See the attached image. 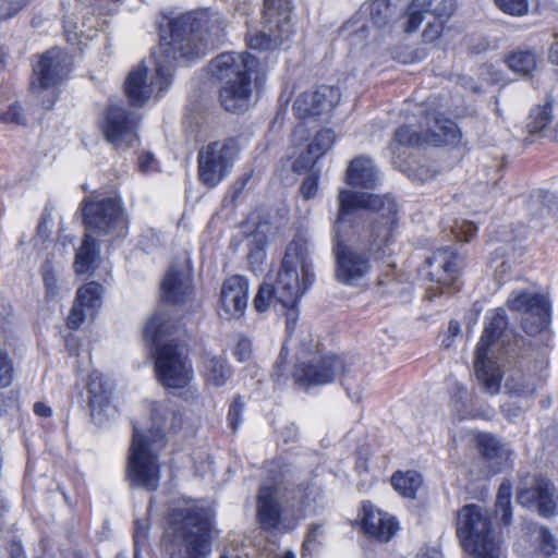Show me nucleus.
I'll use <instances>...</instances> for the list:
<instances>
[{
    "mask_svg": "<svg viewBox=\"0 0 558 558\" xmlns=\"http://www.w3.org/2000/svg\"><path fill=\"white\" fill-rule=\"evenodd\" d=\"M332 252L336 279L350 287L362 286L372 272L373 252L389 242L398 208L389 195L339 191Z\"/></svg>",
    "mask_w": 558,
    "mask_h": 558,
    "instance_id": "obj_1",
    "label": "nucleus"
},
{
    "mask_svg": "<svg viewBox=\"0 0 558 558\" xmlns=\"http://www.w3.org/2000/svg\"><path fill=\"white\" fill-rule=\"evenodd\" d=\"M168 20V29L160 23V44L154 51L156 75L148 80V68L141 63L130 72L124 89L133 107H143L151 98H159L171 84L177 61H192L204 56L222 37L225 19L218 12L198 10Z\"/></svg>",
    "mask_w": 558,
    "mask_h": 558,
    "instance_id": "obj_2",
    "label": "nucleus"
},
{
    "mask_svg": "<svg viewBox=\"0 0 558 558\" xmlns=\"http://www.w3.org/2000/svg\"><path fill=\"white\" fill-rule=\"evenodd\" d=\"M151 426L147 430L133 424L126 477L133 486L154 492L159 487L161 471L159 456L167 446V432H178L183 426L181 412L170 402H155L150 407Z\"/></svg>",
    "mask_w": 558,
    "mask_h": 558,
    "instance_id": "obj_3",
    "label": "nucleus"
},
{
    "mask_svg": "<svg viewBox=\"0 0 558 558\" xmlns=\"http://www.w3.org/2000/svg\"><path fill=\"white\" fill-rule=\"evenodd\" d=\"M269 473L274 484L263 485L257 499V519L264 530L279 529L283 519L299 521L316 497V490L310 484L281 488L280 482L293 476L291 464L282 458L271 462Z\"/></svg>",
    "mask_w": 558,
    "mask_h": 558,
    "instance_id": "obj_4",
    "label": "nucleus"
},
{
    "mask_svg": "<svg viewBox=\"0 0 558 558\" xmlns=\"http://www.w3.org/2000/svg\"><path fill=\"white\" fill-rule=\"evenodd\" d=\"M214 514L194 500H184L169 512L166 536L172 558H208L213 550Z\"/></svg>",
    "mask_w": 558,
    "mask_h": 558,
    "instance_id": "obj_5",
    "label": "nucleus"
},
{
    "mask_svg": "<svg viewBox=\"0 0 558 558\" xmlns=\"http://www.w3.org/2000/svg\"><path fill=\"white\" fill-rule=\"evenodd\" d=\"M175 323L165 313H156L144 328V338L155 352L158 380L166 388H184L194 378L192 364L172 336Z\"/></svg>",
    "mask_w": 558,
    "mask_h": 558,
    "instance_id": "obj_6",
    "label": "nucleus"
},
{
    "mask_svg": "<svg viewBox=\"0 0 558 558\" xmlns=\"http://www.w3.org/2000/svg\"><path fill=\"white\" fill-rule=\"evenodd\" d=\"M258 64V60L248 52H223L211 60L209 72L222 83L219 100L227 111L240 113L252 106L256 88L253 75Z\"/></svg>",
    "mask_w": 558,
    "mask_h": 558,
    "instance_id": "obj_7",
    "label": "nucleus"
},
{
    "mask_svg": "<svg viewBox=\"0 0 558 558\" xmlns=\"http://www.w3.org/2000/svg\"><path fill=\"white\" fill-rule=\"evenodd\" d=\"M258 64V60L248 52H223L211 60L209 72L222 83L219 100L227 111L240 113L252 106L256 88L253 75Z\"/></svg>",
    "mask_w": 558,
    "mask_h": 558,
    "instance_id": "obj_8",
    "label": "nucleus"
},
{
    "mask_svg": "<svg viewBox=\"0 0 558 558\" xmlns=\"http://www.w3.org/2000/svg\"><path fill=\"white\" fill-rule=\"evenodd\" d=\"M308 252L310 238L305 233H298L287 247L272 284L277 291V302L282 306L295 305L314 282L315 274Z\"/></svg>",
    "mask_w": 558,
    "mask_h": 558,
    "instance_id": "obj_9",
    "label": "nucleus"
},
{
    "mask_svg": "<svg viewBox=\"0 0 558 558\" xmlns=\"http://www.w3.org/2000/svg\"><path fill=\"white\" fill-rule=\"evenodd\" d=\"M80 208L83 215L85 234L98 236L113 243L129 234V217L118 197L87 196Z\"/></svg>",
    "mask_w": 558,
    "mask_h": 558,
    "instance_id": "obj_10",
    "label": "nucleus"
},
{
    "mask_svg": "<svg viewBox=\"0 0 558 558\" xmlns=\"http://www.w3.org/2000/svg\"><path fill=\"white\" fill-rule=\"evenodd\" d=\"M457 535L472 558H500V541L494 534L490 515L477 505H465L457 517Z\"/></svg>",
    "mask_w": 558,
    "mask_h": 558,
    "instance_id": "obj_11",
    "label": "nucleus"
},
{
    "mask_svg": "<svg viewBox=\"0 0 558 558\" xmlns=\"http://www.w3.org/2000/svg\"><path fill=\"white\" fill-rule=\"evenodd\" d=\"M263 29L247 34L251 49L267 51L281 47L292 35L290 0H264Z\"/></svg>",
    "mask_w": 558,
    "mask_h": 558,
    "instance_id": "obj_12",
    "label": "nucleus"
},
{
    "mask_svg": "<svg viewBox=\"0 0 558 558\" xmlns=\"http://www.w3.org/2000/svg\"><path fill=\"white\" fill-rule=\"evenodd\" d=\"M508 326L506 313L497 308L485 325L476 345L474 369L482 388L489 395L500 391L502 375L497 364L488 360L489 347L501 336Z\"/></svg>",
    "mask_w": 558,
    "mask_h": 558,
    "instance_id": "obj_13",
    "label": "nucleus"
},
{
    "mask_svg": "<svg viewBox=\"0 0 558 558\" xmlns=\"http://www.w3.org/2000/svg\"><path fill=\"white\" fill-rule=\"evenodd\" d=\"M239 153L240 145L234 137L203 147L197 157L199 180L208 187L217 186L231 171Z\"/></svg>",
    "mask_w": 558,
    "mask_h": 558,
    "instance_id": "obj_14",
    "label": "nucleus"
},
{
    "mask_svg": "<svg viewBox=\"0 0 558 558\" xmlns=\"http://www.w3.org/2000/svg\"><path fill=\"white\" fill-rule=\"evenodd\" d=\"M140 117L125 108L110 104L100 122L105 138L117 148L131 147L138 142Z\"/></svg>",
    "mask_w": 558,
    "mask_h": 558,
    "instance_id": "obj_15",
    "label": "nucleus"
},
{
    "mask_svg": "<svg viewBox=\"0 0 558 558\" xmlns=\"http://www.w3.org/2000/svg\"><path fill=\"white\" fill-rule=\"evenodd\" d=\"M507 305L511 311L523 314L522 327L529 335L539 333L550 323L549 301L543 294L527 291L512 292Z\"/></svg>",
    "mask_w": 558,
    "mask_h": 558,
    "instance_id": "obj_16",
    "label": "nucleus"
},
{
    "mask_svg": "<svg viewBox=\"0 0 558 558\" xmlns=\"http://www.w3.org/2000/svg\"><path fill=\"white\" fill-rule=\"evenodd\" d=\"M344 362L336 354L315 355L307 363L295 365L294 379L301 385H326L343 373Z\"/></svg>",
    "mask_w": 558,
    "mask_h": 558,
    "instance_id": "obj_17",
    "label": "nucleus"
},
{
    "mask_svg": "<svg viewBox=\"0 0 558 558\" xmlns=\"http://www.w3.org/2000/svg\"><path fill=\"white\" fill-rule=\"evenodd\" d=\"M517 500L524 508L535 510L544 518L558 514V490L546 477L536 476L530 487H520Z\"/></svg>",
    "mask_w": 558,
    "mask_h": 558,
    "instance_id": "obj_18",
    "label": "nucleus"
},
{
    "mask_svg": "<svg viewBox=\"0 0 558 558\" xmlns=\"http://www.w3.org/2000/svg\"><path fill=\"white\" fill-rule=\"evenodd\" d=\"M68 53L59 48H53L41 56L34 66V76L31 83L34 92H41L56 87L70 71Z\"/></svg>",
    "mask_w": 558,
    "mask_h": 558,
    "instance_id": "obj_19",
    "label": "nucleus"
},
{
    "mask_svg": "<svg viewBox=\"0 0 558 558\" xmlns=\"http://www.w3.org/2000/svg\"><path fill=\"white\" fill-rule=\"evenodd\" d=\"M250 295L248 279L234 275L225 279L218 300V314L225 319L241 318L247 308Z\"/></svg>",
    "mask_w": 558,
    "mask_h": 558,
    "instance_id": "obj_20",
    "label": "nucleus"
},
{
    "mask_svg": "<svg viewBox=\"0 0 558 558\" xmlns=\"http://www.w3.org/2000/svg\"><path fill=\"white\" fill-rule=\"evenodd\" d=\"M339 101V88L323 85L314 92H305L298 96L293 111L300 119L314 118L330 112Z\"/></svg>",
    "mask_w": 558,
    "mask_h": 558,
    "instance_id": "obj_21",
    "label": "nucleus"
},
{
    "mask_svg": "<svg viewBox=\"0 0 558 558\" xmlns=\"http://www.w3.org/2000/svg\"><path fill=\"white\" fill-rule=\"evenodd\" d=\"M161 300L169 304L187 302L193 295L192 270L185 264L171 265L160 283Z\"/></svg>",
    "mask_w": 558,
    "mask_h": 558,
    "instance_id": "obj_22",
    "label": "nucleus"
},
{
    "mask_svg": "<svg viewBox=\"0 0 558 558\" xmlns=\"http://www.w3.org/2000/svg\"><path fill=\"white\" fill-rule=\"evenodd\" d=\"M362 529L366 534L379 542H389L398 529V523L387 513L371 504H364Z\"/></svg>",
    "mask_w": 558,
    "mask_h": 558,
    "instance_id": "obj_23",
    "label": "nucleus"
},
{
    "mask_svg": "<svg viewBox=\"0 0 558 558\" xmlns=\"http://www.w3.org/2000/svg\"><path fill=\"white\" fill-rule=\"evenodd\" d=\"M427 264L434 269L432 275H437L436 282L449 288L458 278L460 257L451 247H441L427 258Z\"/></svg>",
    "mask_w": 558,
    "mask_h": 558,
    "instance_id": "obj_24",
    "label": "nucleus"
},
{
    "mask_svg": "<svg viewBox=\"0 0 558 558\" xmlns=\"http://www.w3.org/2000/svg\"><path fill=\"white\" fill-rule=\"evenodd\" d=\"M477 448L483 456V459L476 462L477 465L483 466L487 461H494L496 464V466L485 472L483 477H490L499 473L510 460L511 451L490 434H480L477 436Z\"/></svg>",
    "mask_w": 558,
    "mask_h": 558,
    "instance_id": "obj_25",
    "label": "nucleus"
},
{
    "mask_svg": "<svg viewBox=\"0 0 558 558\" xmlns=\"http://www.w3.org/2000/svg\"><path fill=\"white\" fill-rule=\"evenodd\" d=\"M335 142L336 134L332 130L325 129L319 131L308 144L306 153L293 162V170L301 173L312 167L333 146Z\"/></svg>",
    "mask_w": 558,
    "mask_h": 558,
    "instance_id": "obj_26",
    "label": "nucleus"
},
{
    "mask_svg": "<svg viewBox=\"0 0 558 558\" xmlns=\"http://www.w3.org/2000/svg\"><path fill=\"white\" fill-rule=\"evenodd\" d=\"M345 182L352 186L374 189L378 182V171L372 159L366 156H359L350 161Z\"/></svg>",
    "mask_w": 558,
    "mask_h": 558,
    "instance_id": "obj_27",
    "label": "nucleus"
},
{
    "mask_svg": "<svg viewBox=\"0 0 558 558\" xmlns=\"http://www.w3.org/2000/svg\"><path fill=\"white\" fill-rule=\"evenodd\" d=\"M87 392L92 412L100 411L110 402L112 385L100 372L94 371L89 374Z\"/></svg>",
    "mask_w": 558,
    "mask_h": 558,
    "instance_id": "obj_28",
    "label": "nucleus"
},
{
    "mask_svg": "<svg viewBox=\"0 0 558 558\" xmlns=\"http://www.w3.org/2000/svg\"><path fill=\"white\" fill-rule=\"evenodd\" d=\"M201 374L207 385L221 387L231 378L232 369L223 356H207L202 362Z\"/></svg>",
    "mask_w": 558,
    "mask_h": 558,
    "instance_id": "obj_29",
    "label": "nucleus"
},
{
    "mask_svg": "<svg viewBox=\"0 0 558 558\" xmlns=\"http://www.w3.org/2000/svg\"><path fill=\"white\" fill-rule=\"evenodd\" d=\"M99 254L98 242L85 234L82 245L75 254L74 269L77 275H90L95 270V262Z\"/></svg>",
    "mask_w": 558,
    "mask_h": 558,
    "instance_id": "obj_30",
    "label": "nucleus"
},
{
    "mask_svg": "<svg viewBox=\"0 0 558 558\" xmlns=\"http://www.w3.org/2000/svg\"><path fill=\"white\" fill-rule=\"evenodd\" d=\"M104 288L96 281H90L76 291V302L84 307L89 315H95L102 304Z\"/></svg>",
    "mask_w": 558,
    "mask_h": 558,
    "instance_id": "obj_31",
    "label": "nucleus"
},
{
    "mask_svg": "<svg viewBox=\"0 0 558 558\" xmlns=\"http://www.w3.org/2000/svg\"><path fill=\"white\" fill-rule=\"evenodd\" d=\"M459 131L457 124L447 119H435V130L426 131L424 141L426 144L440 146L458 138Z\"/></svg>",
    "mask_w": 558,
    "mask_h": 558,
    "instance_id": "obj_32",
    "label": "nucleus"
},
{
    "mask_svg": "<svg viewBox=\"0 0 558 558\" xmlns=\"http://www.w3.org/2000/svg\"><path fill=\"white\" fill-rule=\"evenodd\" d=\"M391 484L401 496L413 499L423 484V478L416 471H399L392 475Z\"/></svg>",
    "mask_w": 558,
    "mask_h": 558,
    "instance_id": "obj_33",
    "label": "nucleus"
},
{
    "mask_svg": "<svg viewBox=\"0 0 558 558\" xmlns=\"http://www.w3.org/2000/svg\"><path fill=\"white\" fill-rule=\"evenodd\" d=\"M39 271L44 282L45 299L47 301H51L59 298L62 292V279L60 271L49 259L43 263Z\"/></svg>",
    "mask_w": 558,
    "mask_h": 558,
    "instance_id": "obj_34",
    "label": "nucleus"
},
{
    "mask_svg": "<svg viewBox=\"0 0 558 558\" xmlns=\"http://www.w3.org/2000/svg\"><path fill=\"white\" fill-rule=\"evenodd\" d=\"M508 68L514 73L527 75L536 69V56L531 50H518L506 58Z\"/></svg>",
    "mask_w": 558,
    "mask_h": 558,
    "instance_id": "obj_35",
    "label": "nucleus"
},
{
    "mask_svg": "<svg viewBox=\"0 0 558 558\" xmlns=\"http://www.w3.org/2000/svg\"><path fill=\"white\" fill-rule=\"evenodd\" d=\"M512 487L509 482H504L498 489L496 499V513L500 517V521L508 525L512 520L511 511Z\"/></svg>",
    "mask_w": 558,
    "mask_h": 558,
    "instance_id": "obj_36",
    "label": "nucleus"
},
{
    "mask_svg": "<svg viewBox=\"0 0 558 558\" xmlns=\"http://www.w3.org/2000/svg\"><path fill=\"white\" fill-rule=\"evenodd\" d=\"M415 5H424L427 13L433 14L437 21L446 22L456 10L454 0H416Z\"/></svg>",
    "mask_w": 558,
    "mask_h": 558,
    "instance_id": "obj_37",
    "label": "nucleus"
},
{
    "mask_svg": "<svg viewBox=\"0 0 558 558\" xmlns=\"http://www.w3.org/2000/svg\"><path fill=\"white\" fill-rule=\"evenodd\" d=\"M506 388L515 396H532L536 391L537 385L533 377L517 374L507 379Z\"/></svg>",
    "mask_w": 558,
    "mask_h": 558,
    "instance_id": "obj_38",
    "label": "nucleus"
},
{
    "mask_svg": "<svg viewBox=\"0 0 558 558\" xmlns=\"http://www.w3.org/2000/svg\"><path fill=\"white\" fill-rule=\"evenodd\" d=\"M553 118V106L547 102L544 106L534 108L529 117L527 129L531 133L542 132Z\"/></svg>",
    "mask_w": 558,
    "mask_h": 558,
    "instance_id": "obj_39",
    "label": "nucleus"
},
{
    "mask_svg": "<svg viewBox=\"0 0 558 558\" xmlns=\"http://www.w3.org/2000/svg\"><path fill=\"white\" fill-rule=\"evenodd\" d=\"M391 7L389 0H372L369 15L373 24L383 27L389 23Z\"/></svg>",
    "mask_w": 558,
    "mask_h": 558,
    "instance_id": "obj_40",
    "label": "nucleus"
},
{
    "mask_svg": "<svg viewBox=\"0 0 558 558\" xmlns=\"http://www.w3.org/2000/svg\"><path fill=\"white\" fill-rule=\"evenodd\" d=\"M272 301L277 302V291L270 283H263L253 300L254 308L262 313L269 308Z\"/></svg>",
    "mask_w": 558,
    "mask_h": 558,
    "instance_id": "obj_41",
    "label": "nucleus"
},
{
    "mask_svg": "<svg viewBox=\"0 0 558 558\" xmlns=\"http://www.w3.org/2000/svg\"><path fill=\"white\" fill-rule=\"evenodd\" d=\"M425 133H418L408 125L400 126L395 133V142L404 146H416L423 143Z\"/></svg>",
    "mask_w": 558,
    "mask_h": 558,
    "instance_id": "obj_42",
    "label": "nucleus"
},
{
    "mask_svg": "<svg viewBox=\"0 0 558 558\" xmlns=\"http://www.w3.org/2000/svg\"><path fill=\"white\" fill-rule=\"evenodd\" d=\"M499 10L513 16H523L529 12V0H494Z\"/></svg>",
    "mask_w": 558,
    "mask_h": 558,
    "instance_id": "obj_43",
    "label": "nucleus"
},
{
    "mask_svg": "<svg viewBox=\"0 0 558 558\" xmlns=\"http://www.w3.org/2000/svg\"><path fill=\"white\" fill-rule=\"evenodd\" d=\"M14 377V366L8 352L0 347V389L9 387Z\"/></svg>",
    "mask_w": 558,
    "mask_h": 558,
    "instance_id": "obj_44",
    "label": "nucleus"
},
{
    "mask_svg": "<svg viewBox=\"0 0 558 558\" xmlns=\"http://www.w3.org/2000/svg\"><path fill=\"white\" fill-rule=\"evenodd\" d=\"M416 0H412L408 9V19L405 23V32L413 33L417 31L424 20V14L427 13L424 5H415Z\"/></svg>",
    "mask_w": 558,
    "mask_h": 558,
    "instance_id": "obj_45",
    "label": "nucleus"
},
{
    "mask_svg": "<svg viewBox=\"0 0 558 558\" xmlns=\"http://www.w3.org/2000/svg\"><path fill=\"white\" fill-rule=\"evenodd\" d=\"M244 402L240 396L234 397L228 411V424L233 432H236L243 422Z\"/></svg>",
    "mask_w": 558,
    "mask_h": 558,
    "instance_id": "obj_46",
    "label": "nucleus"
},
{
    "mask_svg": "<svg viewBox=\"0 0 558 558\" xmlns=\"http://www.w3.org/2000/svg\"><path fill=\"white\" fill-rule=\"evenodd\" d=\"M324 536V530L322 525H313L311 530L308 531V534L306 536V539L303 544V553H311L312 550L316 549V547L322 543L320 539Z\"/></svg>",
    "mask_w": 558,
    "mask_h": 558,
    "instance_id": "obj_47",
    "label": "nucleus"
},
{
    "mask_svg": "<svg viewBox=\"0 0 558 558\" xmlns=\"http://www.w3.org/2000/svg\"><path fill=\"white\" fill-rule=\"evenodd\" d=\"M456 238L459 241L470 242L477 232V227L471 221H462L453 228Z\"/></svg>",
    "mask_w": 558,
    "mask_h": 558,
    "instance_id": "obj_48",
    "label": "nucleus"
},
{
    "mask_svg": "<svg viewBox=\"0 0 558 558\" xmlns=\"http://www.w3.org/2000/svg\"><path fill=\"white\" fill-rule=\"evenodd\" d=\"M88 314L89 313H87L86 310L80 306L75 301L66 320L68 327L71 329H77L84 323Z\"/></svg>",
    "mask_w": 558,
    "mask_h": 558,
    "instance_id": "obj_49",
    "label": "nucleus"
},
{
    "mask_svg": "<svg viewBox=\"0 0 558 558\" xmlns=\"http://www.w3.org/2000/svg\"><path fill=\"white\" fill-rule=\"evenodd\" d=\"M300 192L305 199L315 197L318 192V177H306L301 184Z\"/></svg>",
    "mask_w": 558,
    "mask_h": 558,
    "instance_id": "obj_50",
    "label": "nucleus"
},
{
    "mask_svg": "<svg viewBox=\"0 0 558 558\" xmlns=\"http://www.w3.org/2000/svg\"><path fill=\"white\" fill-rule=\"evenodd\" d=\"M444 21L429 22L423 32V39L425 43H434L438 39L444 31Z\"/></svg>",
    "mask_w": 558,
    "mask_h": 558,
    "instance_id": "obj_51",
    "label": "nucleus"
},
{
    "mask_svg": "<svg viewBox=\"0 0 558 558\" xmlns=\"http://www.w3.org/2000/svg\"><path fill=\"white\" fill-rule=\"evenodd\" d=\"M24 5L22 1L0 0V21L12 17Z\"/></svg>",
    "mask_w": 558,
    "mask_h": 558,
    "instance_id": "obj_52",
    "label": "nucleus"
},
{
    "mask_svg": "<svg viewBox=\"0 0 558 558\" xmlns=\"http://www.w3.org/2000/svg\"><path fill=\"white\" fill-rule=\"evenodd\" d=\"M539 548L545 556L551 555L556 549L555 538L547 529H541L539 531Z\"/></svg>",
    "mask_w": 558,
    "mask_h": 558,
    "instance_id": "obj_53",
    "label": "nucleus"
},
{
    "mask_svg": "<svg viewBox=\"0 0 558 558\" xmlns=\"http://www.w3.org/2000/svg\"><path fill=\"white\" fill-rule=\"evenodd\" d=\"M233 354L239 362L247 361L252 354V342L248 339L239 340Z\"/></svg>",
    "mask_w": 558,
    "mask_h": 558,
    "instance_id": "obj_54",
    "label": "nucleus"
},
{
    "mask_svg": "<svg viewBox=\"0 0 558 558\" xmlns=\"http://www.w3.org/2000/svg\"><path fill=\"white\" fill-rule=\"evenodd\" d=\"M287 359H288V351H287L286 347H282L280 354L275 363V366H274L272 377L276 380H280V378L283 376Z\"/></svg>",
    "mask_w": 558,
    "mask_h": 558,
    "instance_id": "obj_55",
    "label": "nucleus"
},
{
    "mask_svg": "<svg viewBox=\"0 0 558 558\" xmlns=\"http://www.w3.org/2000/svg\"><path fill=\"white\" fill-rule=\"evenodd\" d=\"M20 108L16 105L10 106L9 110L1 114V121L21 123Z\"/></svg>",
    "mask_w": 558,
    "mask_h": 558,
    "instance_id": "obj_56",
    "label": "nucleus"
},
{
    "mask_svg": "<svg viewBox=\"0 0 558 558\" xmlns=\"http://www.w3.org/2000/svg\"><path fill=\"white\" fill-rule=\"evenodd\" d=\"M367 39V29L365 25H361L356 31L350 35L351 45H363Z\"/></svg>",
    "mask_w": 558,
    "mask_h": 558,
    "instance_id": "obj_57",
    "label": "nucleus"
},
{
    "mask_svg": "<svg viewBox=\"0 0 558 558\" xmlns=\"http://www.w3.org/2000/svg\"><path fill=\"white\" fill-rule=\"evenodd\" d=\"M287 308L286 313V323H287V329L288 331H291V329L294 327L296 319H298V311L295 308V305L284 306Z\"/></svg>",
    "mask_w": 558,
    "mask_h": 558,
    "instance_id": "obj_58",
    "label": "nucleus"
},
{
    "mask_svg": "<svg viewBox=\"0 0 558 558\" xmlns=\"http://www.w3.org/2000/svg\"><path fill=\"white\" fill-rule=\"evenodd\" d=\"M147 538V532L144 526H141L138 522H136L135 532H134V550L138 549V546L142 542Z\"/></svg>",
    "mask_w": 558,
    "mask_h": 558,
    "instance_id": "obj_59",
    "label": "nucleus"
},
{
    "mask_svg": "<svg viewBox=\"0 0 558 558\" xmlns=\"http://www.w3.org/2000/svg\"><path fill=\"white\" fill-rule=\"evenodd\" d=\"M155 158L151 154L145 153L138 158V165L142 171H148L153 169V162Z\"/></svg>",
    "mask_w": 558,
    "mask_h": 558,
    "instance_id": "obj_60",
    "label": "nucleus"
},
{
    "mask_svg": "<svg viewBox=\"0 0 558 558\" xmlns=\"http://www.w3.org/2000/svg\"><path fill=\"white\" fill-rule=\"evenodd\" d=\"M34 412L40 417H49L52 414L51 408L43 402H36L34 404Z\"/></svg>",
    "mask_w": 558,
    "mask_h": 558,
    "instance_id": "obj_61",
    "label": "nucleus"
},
{
    "mask_svg": "<svg viewBox=\"0 0 558 558\" xmlns=\"http://www.w3.org/2000/svg\"><path fill=\"white\" fill-rule=\"evenodd\" d=\"M417 558H442V556L436 549H423L418 553Z\"/></svg>",
    "mask_w": 558,
    "mask_h": 558,
    "instance_id": "obj_62",
    "label": "nucleus"
},
{
    "mask_svg": "<svg viewBox=\"0 0 558 558\" xmlns=\"http://www.w3.org/2000/svg\"><path fill=\"white\" fill-rule=\"evenodd\" d=\"M460 331H461L460 323L458 320H450L449 326H448L449 335L453 338V337L458 336L460 333Z\"/></svg>",
    "mask_w": 558,
    "mask_h": 558,
    "instance_id": "obj_63",
    "label": "nucleus"
},
{
    "mask_svg": "<svg viewBox=\"0 0 558 558\" xmlns=\"http://www.w3.org/2000/svg\"><path fill=\"white\" fill-rule=\"evenodd\" d=\"M549 59L551 62L558 64V37L557 40L550 46Z\"/></svg>",
    "mask_w": 558,
    "mask_h": 558,
    "instance_id": "obj_64",
    "label": "nucleus"
}]
</instances>
